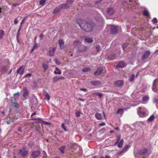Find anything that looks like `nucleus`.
Returning a JSON list of instances; mask_svg holds the SVG:
<instances>
[{
    "instance_id": "nucleus-1",
    "label": "nucleus",
    "mask_w": 158,
    "mask_h": 158,
    "mask_svg": "<svg viewBox=\"0 0 158 158\" xmlns=\"http://www.w3.org/2000/svg\"><path fill=\"white\" fill-rule=\"evenodd\" d=\"M77 23L81 28L85 31L90 32L92 29V26L90 24L85 23V21L81 19H78L77 20Z\"/></svg>"
},
{
    "instance_id": "nucleus-2",
    "label": "nucleus",
    "mask_w": 158,
    "mask_h": 158,
    "mask_svg": "<svg viewBox=\"0 0 158 158\" xmlns=\"http://www.w3.org/2000/svg\"><path fill=\"white\" fill-rule=\"evenodd\" d=\"M151 154L150 152H149L148 149L146 148H143L142 149L138 150L137 153L134 154L135 157H138L139 155H147L149 156Z\"/></svg>"
},
{
    "instance_id": "nucleus-3",
    "label": "nucleus",
    "mask_w": 158,
    "mask_h": 158,
    "mask_svg": "<svg viewBox=\"0 0 158 158\" xmlns=\"http://www.w3.org/2000/svg\"><path fill=\"white\" fill-rule=\"evenodd\" d=\"M137 114L140 117H144L146 116V109L143 107H139L137 109Z\"/></svg>"
},
{
    "instance_id": "nucleus-4",
    "label": "nucleus",
    "mask_w": 158,
    "mask_h": 158,
    "mask_svg": "<svg viewBox=\"0 0 158 158\" xmlns=\"http://www.w3.org/2000/svg\"><path fill=\"white\" fill-rule=\"evenodd\" d=\"M69 6H67V4H63L59 5L56 7L53 10V13L56 14L59 12L60 10L64 8L67 9L69 8Z\"/></svg>"
},
{
    "instance_id": "nucleus-5",
    "label": "nucleus",
    "mask_w": 158,
    "mask_h": 158,
    "mask_svg": "<svg viewBox=\"0 0 158 158\" xmlns=\"http://www.w3.org/2000/svg\"><path fill=\"white\" fill-rule=\"evenodd\" d=\"M28 152L26 149L24 148H23L19 149V154L23 157H24L28 154Z\"/></svg>"
},
{
    "instance_id": "nucleus-6",
    "label": "nucleus",
    "mask_w": 158,
    "mask_h": 158,
    "mask_svg": "<svg viewBox=\"0 0 158 158\" xmlns=\"http://www.w3.org/2000/svg\"><path fill=\"white\" fill-rule=\"evenodd\" d=\"M130 146L129 145H125L122 149L120 152L119 153H118L117 154V157H119L121 156V154L125 152H126L127 150L128 149V148L130 147Z\"/></svg>"
},
{
    "instance_id": "nucleus-7",
    "label": "nucleus",
    "mask_w": 158,
    "mask_h": 158,
    "mask_svg": "<svg viewBox=\"0 0 158 158\" xmlns=\"http://www.w3.org/2000/svg\"><path fill=\"white\" fill-rule=\"evenodd\" d=\"M56 50L55 47H50L49 48L48 53L50 56H53L54 55L55 52Z\"/></svg>"
},
{
    "instance_id": "nucleus-8",
    "label": "nucleus",
    "mask_w": 158,
    "mask_h": 158,
    "mask_svg": "<svg viewBox=\"0 0 158 158\" xmlns=\"http://www.w3.org/2000/svg\"><path fill=\"white\" fill-rule=\"evenodd\" d=\"M40 153V150L33 151L31 154L33 158H36L39 156Z\"/></svg>"
},
{
    "instance_id": "nucleus-9",
    "label": "nucleus",
    "mask_w": 158,
    "mask_h": 158,
    "mask_svg": "<svg viewBox=\"0 0 158 158\" xmlns=\"http://www.w3.org/2000/svg\"><path fill=\"white\" fill-rule=\"evenodd\" d=\"M126 64L122 61H119L116 65V68H123L126 67Z\"/></svg>"
},
{
    "instance_id": "nucleus-10",
    "label": "nucleus",
    "mask_w": 158,
    "mask_h": 158,
    "mask_svg": "<svg viewBox=\"0 0 158 158\" xmlns=\"http://www.w3.org/2000/svg\"><path fill=\"white\" fill-rule=\"evenodd\" d=\"M123 81L122 80H118L115 81L114 83V85L116 86L120 87L123 85Z\"/></svg>"
},
{
    "instance_id": "nucleus-11",
    "label": "nucleus",
    "mask_w": 158,
    "mask_h": 158,
    "mask_svg": "<svg viewBox=\"0 0 158 158\" xmlns=\"http://www.w3.org/2000/svg\"><path fill=\"white\" fill-rule=\"evenodd\" d=\"M150 54V52L149 51H146L142 57V59L144 60L148 57Z\"/></svg>"
},
{
    "instance_id": "nucleus-12",
    "label": "nucleus",
    "mask_w": 158,
    "mask_h": 158,
    "mask_svg": "<svg viewBox=\"0 0 158 158\" xmlns=\"http://www.w3.org/2000/svg\"><path fill=\"white\" fill-rule=\"evenodd\" d=\"M24 69L23 66H21L17 70V72L21 75H22L24 73Z\"/></svg>"
},
{
    "instance_id": "nucleus-13",
    "label": "nucleus",
    "mask_w": 158,
    "mask_h": 158,
    "mask_svg": "<svg viewBox=\"0 0 158 158\" xmlns=\"http://www.w3.org/2000/svg\"><path fill=\"white\" fill-rule=\"evenodd\" d=\"M73 46L76 48H79V46H81V43L78 40L75 41L73 44Z\"/></svg>"
},
{
    "instance_id": "nucleus-14",
    "label": "nucleus",
    "mask_w": 158,
    "mask_h": 158,
    "mask_svg": "<svg viewBox=\"0 0 158 158\" xmlns=\"http://www.w3.org/2000/svg\"><path fill=\"white\" fill-rule=\"evenodd\" d=\"M101 84V82L98 81H93L90 82V84L92 85L96 86L100 85Z\"/></svg>"
},
{
    "instance_id": "nucleus-15",
    "label": "nucleus",
    "mask_w": 158,
    "mask_h": 158,
    "mask_svg": "<svg viewBox=\"0 0 158 158\" xmlns=\"http://www.w3.org/2000/svg\"><path fill=\"white\" fill-rule=\"evenodd\" d=\"M118 27L112 26L111 27V32L112 34L116 33L117 31Z\"/></svg>"
},
{
    "instance_id": "nucleus-16",
    "label": "nucleus",
    "mask_w": 158,
    "mask_h": 158,
    "mask_svg": "<svg viewBox=\"0 0 158 158\" xmlns=\"http://www.w3.org/2000/svg\"><path fill=\"white\" fill-rule=\"evenodd\" d=\"M58 43L59 44L60 49H63L64 46V42L62 40H58Z\"/></svg>"
},
{
    "instance_id": "nucleus-17",
    "label": "nucleus",
    "mask_w": 158,
    "mask_h": 158,
    "mask_svg": "<svg viewBox=\"0 0 158 158\" xmlns=\"http://www.w3.org/2000/svg\"><path fill=\"white\" fill-rule=\"evenodd\" d=\"M114 13V10L112 8H109L107 9V13L110 15H112Z\"/></svg>"
},
{
    "instance_id": "nucleus-18",
    "label": "nucleus",
    "mask_w": 158,
    "mask_h": 158,
    "mask_svg": "<svg viewBox=\"0 0 158 158\" xmlns=\"http://www.w3.org/2000/svg\"><path fill=\"white\" fill-rule=\"evenodd\" d=\"M103 69L102 67L98 68L96 71L94 73V74L95 75H99L102 72Z\"/></svg>"
},
{
    "instance_id": "nucleus-19",
    "label": "nucleus",
    "mask_w": 158,
    "mask_h": 158,
    "mask_svg": "<svg viewBox=\"0 0 158 158\" xmlns=\"http://www.w3.org/2000/svg\"><path fill=\"white\" fill-rule=\"evenodd\" d=\"M23 97L26 98V97L28 96V91L27 89L25 87H24L23 89Z\"/></svg>"
},
{
    "instance_id": "nucleus-20",
    "label": "nucleus",
    "mask_w": 158,
    "mask_h": 158,
    "mask_svg": "<svg viewBox=\"0 0 158 158\" xmlns=\"http://www.w3.org/2000/svg\"><path fill=\"white\" fill-rule=\"evenodd\" d=\"M156 80H155L153 81V85L152 86V90L155 92H156L157 90V88L156 85Z\"/></svg>"
},
{
    "instance_id": "nucleus-21",
    "label": "nucleus",
    "mask_w": 158,
    "mask_h": 158,
    "mask_svg": "<svg viewBox=\"0 0 158 158\" xmlns=\"http://www.w3.org/2000/svg\"><path fill=\"white\" fill-rule=\"evenodd\" d=\"M43 94L45 95V98L48 100H49L50 97L49 95L48 94L46 91L44 90L43 91Z\"/></svg>"
},
{
    "instance_id": "nucleus-22",
    "label": "nucleus",
    "mask_w": 158,
    "mask_h": 158,
    "mask_svg": "<svg viewBox=\"0 0 158 158\" xmlns=\"http://www.w3.org/2000/svg\"><path fill=\"white\" fill-rule=\"evenodd\" d=\"M116 59V55L115 54H113L108 57V59L109 60H112Z\"/></svg>"
},
{
    "instance_id": "nucleus-23",
    "label": "nucleus",
    "mask_w": 158,
    "mask_h": 158,
    "mask_svg": "<svg viewBox=\"0 0 158 158\" xmlns=\"http://www.w3.org/2000/svg\"><path fill=\"white\" fill-rule=\"evenodd\" d=\"M95 117L98 120H101L102 119L101 114L98 113H97L95 114Z\"/></svg>"
},
{
    "instance_id": "nucleus-24",
    "label": "nucleus",
    "mask_w": 158,
    "mask_h": 158,
    "mask_svg": "<svg viewBox=\"0 0 158 158\" xmlns=\"http://www.w3.org/2000/svg\"><path fill=\"white\" fill-rule=\"evenodd\" d=\"M123 143V140L122 139L120 140V141L118 142L117 146L118 147L120 148L122 147Z\"/></svg>"
},
{
    "instance_id": "nucleus-25",
    "label": "nucleus",
    "mask_w": 158,
    "mask_h": 158,
    "mask_svg": "<svg viewBox=\"0 0 158 158\" xmlns=\"http://www.w3.org/2000/svg\"><path fill=\"white\" fill-rule=\"evenodd\" d=\"M75 114L76 117H79L80 116V115L82 114V113L80 110H78L76 111Z\"/></svg>"
},
{
    "instance_id": "nucleus-26",
    "label": "nucleus",
    "mask_w": 158,
    "mask_h": 158,
    "mask_svg": "<svg viewBox=\"0 0 158 158\" xmlns=\"http://www.w3.org/2000/svg\"><path fill=\"white\" fill-rule=\"evenodd\" d=\"M124 109H118L117 112H116V114H122L123 113V110Z\"/></svg>"
},
{
    "instance_id": "nucleus-27",
    "label": "nucleus",
    "mask_w": 158,
    "mask_h": 158,
    "mask_svg": "<svg viewBox=\"0 0 158 158\" xmlns=\"http://www.w3.org/2000/svg\"><path fill=\"white\" fill-rule=\"evenodd\" d=\"M84 40L85 41L88 43H91L93 41V40L92 38L86 37L85 38Z\"/></svg>"
},
{
    "instance_id": "nucleus-28",
    "label": "nucleus",
    "mask_w": 158,
    "mask_h": 158,
    "mask_svg": "<svg viewBox=\"0 0 158 158\" xmlns=\"http://www.w3.org/2000/svg\"><path fill=\"white\" fill-rule=\"evenodd\" d=\"M11 105L13 107H15L17 108H18L19 106V104L16 101V102H14L12 103Z\"/></svg>"
},
{
    "instance_id": "nucleus-29",
    "label": "nucleus",
    "mask_w": 158,
    "mask_h": 158,
    "mask_svg": "<svg viewBox=\"0 0 158 158\" xmlns=\"http://www.w3.org/2000/svg\"><path fill=\"white\" fill-rule=\"evenodd\" d=\"M155 117L154 115H152L148 119V121L149 122H151L154 121Z\"/></svg>"
},
{
    "instance_id": "nucleus-30",
    "label": "nucleus",
    "mask_w": 158,
    "mask_h": 158,
    "mask_svg": "<svg viewBox=\"0 0 158 158\" xmlns=\"http://www.w3.org/2000/svg\"><path fill=\"white\" fill-rule=\"evenodd\" d=\"M65 146H63L62 147H61L59 148V150L61 153H64L65 151Z\"/></svg>"
},
{
    "instance_id": "nucleus-31",
    "label": "nucleus",
    "mask_w": 158,
    "mask_h": 158,
    "mask_svg": "<svg viewBox=\"0 0 158 158\" xmlns=\"http://www.w3.org/2000/svg\"><path fill=\"white\" fill-rule=\"evenodd\" d=\"M4 35V31L2 30H0V40L3 39Z\"/></svg>"
},
{
    "instance_id": "nucleus-32",
    "label": "nucleus",
    "mask_w": 158,
    "mask_h": 158,
    "mask_svg": "<svg viewBox=\"0 0 158 158\" xmlns=\"http://www.w3.org/2000/svg\"><path fill=\"white\" fill-rule=\"evenodd\" d=\"M143 15L146 17H148L149 15V13L148 11L147 10H144L143 12Z\"/></svg>"
},
{
    "instance_id": "nucleus-33",
    "label": "nucleus",
    "mask_w": 158,
    "mask_h": 158,
    "mask_svg": "<svg viewBox=\"0 0 158 158\" xmlns=\"http://www.w3.org/2000/svg\"><path fill=\"white\" fill-rule=\"evenodd\" d=\"M59 80V76H56L54 77L53 80V82L54 83L58 81Z\"/></svg>"
},
{
    "instance_id": "nucleus-34",
    "label": "nucleus",
    "mask_w": 158,
    "mask_h": 158,
    "mask_svg": "<svg viewBox=\"0 0 158 158\" xmlns=\"http://www.w3.org/2000/svg\"><path fill=\"white\" fill-rule=\"evenodd\" d=\"M42 67L44 69V71H45L48 68V65L47 64L45 63H43Z\"/></svg>"
},
{
    "instance_id": "nucleus-35",
    "label": "nucleus",
    "mask_w": 158,
    "mask_h": 158,
    "mask_svg": "<svg viewBox=\"0 0 158 158\" xmlns=\"http://www.w3.org/2000/svg\"><path fill=\"white\" fill-rule=\"evenodd\" d=\"M149 99V97L148 96H145L142 98V100L144 102L146 101Z\"/></svg>"
},
{
    "instance_id": "nucleus-36",
    "label": "nucleus",
    "mask_w": 158,
    "mask_h": 158,
    "mask_svg": "<svg viewBox=\"0 0 158 158\" xmlns=\"http://www.w3.org/2000/svg\"><path fill=\"white\" fill-rule=\"evenodd\" d=\"M54 73L55 74H60L61 73V71L59 70V69L58 68H56V71H55L54 72Z\"/></svg>"
},
{
    "instance_id": "nucleus-37",
    "label": "nucleus",
    "mask_w": 158,
    "mask_h": 158,
    "mask_svg": "<svg viewBox=\"0 0 158 158\" xmlns=\"http://www.w3.org/2000/svg\"><path fill=\"white\" fill-rule=\"evenodd\" d=\"M135 77L134 74H132L131 75L130 77L129 78V80L130 81H132L134 79Z\"/></svg>"
},
{
    "instance_id": "nucleus-38",
    "label": "nucleus",
    "mask_w": 158,
    "mask_h": 158,
    "mask_svg": "<svg viewBox=\"0 0 158 158\" xmlns=\"http://www.w3.org/2000/svg\"><path fill=\"white\" fill-rule=\"evenodd\" d=\"M61 127L64 131H67V128L65 126L64 123H63L62 124Z\"/></svg>"
},
{
    "instance_id": "nucleus-39",
    "label": "nucleus",
    "mask_w": 158,
    "mask_h": 158,
    "mask_svg": "<svg viewBox=\"0 0 158 158\" xmlns=\"http://www.w3.org/2000/svg\"><path fill=\"white\" fill-rule=\"evenodd\" d=\"M90 68L88 67L85 68L83 69L82 70L84 72H87L89 71Z\"/></svg>"
},
{
    "instance_id": "nucleus-40",
    "label": "nucleus",
    "mask_w": 158,
    "mask_h": 158,
    "mask_svg": "<svg viewBox=\"0 0 158 158\" xmlns=\"http://www.w3.org/2000/svg\"><path fill=\"white\" fill-rule=\"evenodd\" d=\"M46 2L45 0H40V5L43 6L44 5L45 3Z\"/></svg>"
},
{
    "instance_id": "nucleus-41",
    "label": "nucleus",
    "mask_w": 158,
    "mask_h": 158,
    "mask_svg": "<svg viewBox=\"0 0 158 158\" xmlns=\"http://www.w3.org/2000/svg\"><path fill=\"white\" fill-rule=\"evenodd\" d=\"M21 27H20L18 30V32L16 35V38L18 42L19 41V35L21 29Z\"/></svg>"
},
{
    "instance_id": "nucleus-42",
    "label": "nucleus",
    "mask_w": 158,
    "mask_h": 158,
    "mask_svg": "<svg viewBox=\"0 0 158 158\" xmlns=\"http://www.w3.org/2000/svg\"><path fill=\"white\" fill-rule=\"evenodd\" d=\"M16 101L15 100V98L14 97L11 98L10 100V103L11 104L14 103V102H16Z\"/></svg>"
},
{
    "instance_id": "nucleus-43",
    "label": "nucleus",
    "mask_w": 158,
    "mask_h": 158,
    "mask_svg": "<svg viewBox=\"0 0 158 158\" xmlns=\"http://www.w3.org/2000/svg\"><path fill=\"white\" fill-rule=\"evenodd\" d=\"M2 72H5L7 70V69L6 66H3L2 68Z\"/></svg>"
},
{
    "instance_id": "nucleus-44",
    "label": "nucleus",
    "mask_w": 158,
    "mask_h": 158,
    "mask_svg": "<svg viewBox=\"0 0 158 158\" xmlns=\"http://www.w3.org/2000/svg\"><path fill=\"white\" fill-rule=\"evenodd\" d=\"M37 47V45L36 44H35L33 46L31 50V52H33Z\"/></svg>"
},
{
    "instance_id": "nucleus-45",
    "label": "nucleus",
    "mask_w": 158,
    "mask_h": 158,
    "mask_svg": "<svg viewBox=\"0 0 158 158\" xmlns=\"http://www.w3.org/2000/svg\"><path fill=\"white\" fill-rule=\"evenodd\" d=\"M95 47L97 51L98 52L100 49V46L98 45H97L95 46Z\"/></svg>"
},
{
    "instance_id": "nucleus-46",
    "label": "nucleus",
    "mask_w": 158,
    "mask_h": 158,
    "mask_svg": "<svg viewBox=\"0 0 158 158\" xmlns=\"http://www.w3.org/2000/svg\"><path fill=\"white\" fill-rule=\"evenodd\" d=\"M73 0H67V2L69 4H71L73 3Z\"/></svg>"
},
{
    "instance_id": "nucleus-47",
    "label": "nucleus",
    "mask_w": 158,
    "mask_h": 158,
    "mask_svg": "<svg viewBox=\"0 0 158 158\" xmlns=\"http://www.w3.org/2000/svg\"><path fill=\"white\" fill-rule=\"evenodd\" d=\"M14 23L15 24H17L18 23V20L17 18H16L14 19Z\"/></svg>"
},
{
    "instance_id": "nucleus-48",
    "label": "nucleus",
    "mask_w": 158,
    "mask_h": 158,
    "mask_svg": "<svg viewBox=\"0 0 158 158\" xmlns=\"http://www.w3.org/2000/svg\"><path fill=\"white\" fill-rule=\"evenodd\" d=\"M32 75V74L31 73H29L27 74H26L25 76V77H31Z\"/></svg>"
},
{
    "instance_id": "nucleus-49",
    "label": "nucleus",
    "mask_w": 158,
    "mask_h": 158,
    "mask_svg": "<svg viewBox=\"0 0 158 158\" xmlns=\"http://www.w3.org/2000/svg\"><path fill=\"white\" fill-rule=\"evenodd\" d=\"M152 21L154 23H157V19L156 18H155L153 19Z\"/></svg>"
},
{
    "instance_id": "nucleus-50",
    "label": "nucleus",
    "mask_w": 158,
    "mask_h": 158,
    "mask_svg": "<svg viewBox=\"0 0 158 158\" xmlns=\"http://www.w3.org/2000/svg\"><path fill=\"white\" fill-rule=\"evenodd\" d=\"M105 125V123L104 122H103L102 123H100L99 124V126H104Z\"/></svg>"
},
{
    "instance_id": "nucleus-51",
    "label": "nucleus",
    "mask_w": 158,
    "mask_h": 158,
    "mask_svg": "<svg viewBox=\"0 0 158 158\" xmlns=\"http://www.w3.org/2000/svg\"><path fill=\"white\" fill-rule=\"evenodd\" d=\"M80 90L82 91L85 92H86L87 89H85L81 88L80 89Z\"/></svg>"
},
{
    "instance_id": "nucleus-52",
    "label": "nucleus",
    "mask_w": 158,
    "mask_h": 158,
    "mask_svg": "<svg viewBox=\"0 0 158 158\" xmlns=\"http://www.w3.org/2000/svg\"><path fill=\"white\" fill-rule=\"evenodd\" d=\"M97 94L100 97H101L102 96V94L101 93H97Z\"/></svg>"
},
{
    "instance_id": "nucleus-53",
    "label": "nucleus",
    "mask_w": 158,
    "mask_h": 158,
    "mask_svg": "<svg viewBox=\"0 0 158 158\" xmlns=\"http://www.w3.org/2000/svg\"><path fill=\"white\" fill-rule=\"evenodd\" d=\"M77 100H80L82 102H84L85 100V99H82L81 98H77Z\"/></svg>"
},
{
    "instance_id": "nucleus-54",
    "label": "nucleus",
    "mask_w": 158,
    "mask_h": 158,
    "mask_svg": "<svg viewBox=\"0 0 158 158\" xmlns=\"http://www.w3.org/2000/svg\"><path fill=\"white\" fill-rule=\"evenodd\" d=\"M19 5V4L17 3H15L13 4L12 5L14 7H16Z\"/></svg>"
},
{
    "instance_id": "nucleus-55",
    "label": "nucleus",
    "mask_w": 158,
    "mask_h": 158,
    "mask_svg": "<svg viewBox=\"0 0 158 158\" xmlns=\"http://www.w3.org/2000/svg\"><path fill=\"white\" fill-rule=\"evenodd\" d=\"M43 123L45 125H48L50 124V123H49L45 121L43 122Z\"/></svg>"
},
{
    "instance_id": "nucleus-56",
    "label": "nucleus",
    "mask_w": 158,
    "mask_h": 158,
    "mask_svg": "<svg viewBox=\"0 0 158 158\" xmlns=\"http://www.w3.org/2000/svg\"><path fill=\"white\" fill-rule=\"evenodd\" d=\"M26 17H25L21 22L20 23V24L21 25L24 22H25V19L26 18Z\"/></svg>"
},
{
    "instance_id": "nucleus-57",
    "label": "nucleus",
    "mask_w": 158,
    "mask_h": 158,
    "mask_svg": "<svg viewBox=\"0 0 158 158\" xmlns=\"http://www.w3.org/2000/svg\"><path fill=\"white\" fill-rule=\"evenodd\" d=\"M18 95V96H19V92H17V93H15L14 94V96H15L16 95Z\"/></svg>"
},
{
    "instance_id": "nucleus-58",
    "label": "nucleus",
    "mask_w": 158,
    "mask_h": 158,
    "mask_svg": "<svg viewBox=\"0 0 158 158\" xmlns=\"http://www.w3.org/2000/svg\"><path fill=\"white\" fill-rule=\"evenodd\" d=\"M44 37V35L43 34H41L40 35V39H42Z\"/></svg>"
},
{
    "instance_id": "nucleus-59",
    "label": "nucleus",
    "mask_w": 158,
    "mask_h": 158,
    "mask_svg": "<svg viewBox=\"0 0 158 158\" xmlns=\"http://www.w3.org/2000/svg\"><path fill=\"white\" fill-rule=\"evenodd\" d=\"M121 136L120 135H118V139H117V141H118L119 140Z\"/></svg>"
},
{
    "instance_id": "nucleus-60",
    "label": "nucleus",
    "mask_w": 158,
    "mask_h": 158,
    "mask_svg": "<svg viewBox=\"0 0 158 158\" xmlns=\"http://www.w3.org/2000/svg\"><path fill=\"white\" fill-rule=\"evenodd\" d=\"M36 112H34V113H32V114H31V118H32V117L33 116H34V115H35V114H36Z\"/></svg>"
},
{
    "instance_id": "nucleus-61",
    "label": "nucleus",
    "mask_w": 158,
    "mask_h": 158,
    "mask_svg": "<svg viewBox=\"0 0 158 158\" xmlns=\"http://www.w3.org/2000/svg\"><path fill=\"white\" fill-rule=\"evenodd\" d=\"M64 79V77H62V76H60V77H59V80L60 79Z\"/></svg>"
},
{
    "instance_id": "nucleus-62",
    "label": "nucleus",
    "mask_w": 158,
    "mask_h": 158,
    "mask_svg": "<svg viewBox=\"0 0 158 158\" xmlns=\"http://www.w3.org/2000/svg\"><path fill=\"white\" fill-rule=\"evenodd\" d=\"M13 118H14V120H17V119H18V118L17 116H15V117H14Z\"/></svg>"
},
{
    "instance_id": "nucleus-63",
    "label": "nucleus",
    "mask_w": 158,
    "mask_h": 158,
    "mask_svg": "<svg viewBox=\"0 0 158 158\" xmlns=\"http://www.w3.org/2000/svg\"><path fill=\"white\" fill-rule=\"evenodd\" d=\"M6 123L7 124H10V121H6Z\"/></svg>"
},
{
    "instance_id": "nucleus-64",
    "label": "nucleus",
    "mask_w": 158,
    "mask_h": 158,
    "mask_svg": "<svg viewBox=\"0 0 158 158\" xmlns=\"http://www.w3.org/2000/svg\"><path fill=\"white\" fill-rule=\"evenodd\" d=\"M105 158H110V157L109 156H106L105 157Z\"/></svg>"
}]
</instances>
